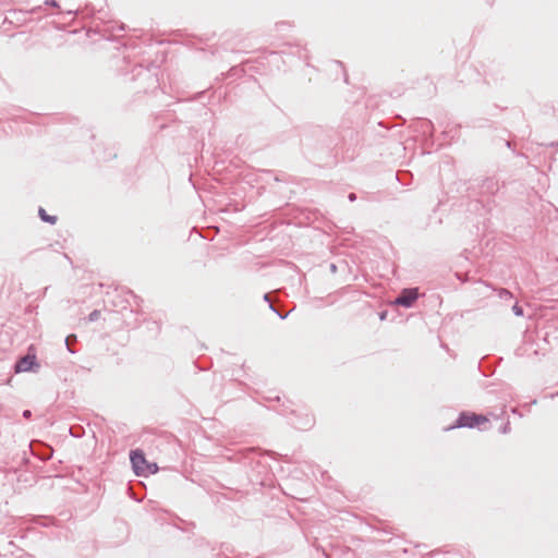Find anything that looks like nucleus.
Instances as JSON below:
<instances>
[{
  "label": "nucleus",
  "mask_w": 558,
  "mask_h": 558,
  "mask_svg": "<svg viewBox=\"0 0 558 558\" xmlns=\"http://www.w3.org/2000/svg\"><path fill=\"white\" fill-rule=\"evenodd\" d=\"M488 418L483 414H476L474 412L469 411H462L458 418L456 420L454 424L446 428L447 430L453 429V428H461V427H468V428H474L480 427L482 424L487 423Z\"/></svg>",
  "instance_id": "f257e3e1"
},
{
  "label": "nucleus",
  "mask_w": 558,
  "mask_h": 558,
  "mask_svg": "<svg viewBox=\"0 0 558 558\" xmlns=\"http://www.w3.org/2000/svg\"><path fill=\"white\" fill-rule=\"evenodd\" d=\"M40 365L37 362L36 355L34 353L28 352L26 355L20 357L14 364L15 373H24V372H37Z\"/></svg>",
  "instance_id": "f03ea898"
},
{
  "label": "nucleus",
  "mask_w": 558,
  "mask_h": 558,
  "mask_svg": "<svg viewBox=\"0 0 558 558\" xmlns=\"http://www.w3.org/2000/svg\"><path fill=\"white\" fill-rule=\"evenodd\" d=\"M130 460L134 473L138 476H146V468H150L149 462H147L145 454L142 450H131Z\"/></svg>",
  "instance_id": "7ed1b4c3"
},
{
  "label": "nucleus",
  "mask_w": 558,
  "mask_h": 558,
  "mask_svg": "<svg viewBox=\"0 0 558 558\" xmlns=\"http://www.w3.org/2000/svg\"><path fill=\"white\" fill-rule=\"evenodd\" d=\"M417 288H405L401 290L398 296L395 299L393 304L410 308L414 302L418 299Z\"/></svg>",
  "instance_id": "20e7f679"
},
{
  "label": "nucleus",
  "mask_w": 558,
  "mask_h": 558,
  "mask_svg": "<svg viewBox=\"0 0 558 558\" xmlns=\"http://www.w3.org/2000/svg\"><path fill=\"white\" fill-rule=\"evenodd\" d=\"M31 453L41 461H47L52 458L53 449L38 440H33L29 442Z\"/></svg>",
  "instance_id": "39448f33"
},
{
  "label": "nucleus",
  "mask_w": 558,
  "mask_h": 558,
  "mask_svg": "<svg viewBox=\"0 0 558 558\" xmlns=\"http://www.w3.org/2000/svg\"><path fill=\"white\" fill-rule=\"evenodd\" d=\"M499 191V182L495 178H485L478 185V193L483 196H494Z\"/></svg>",
  "instance_id": "423d86ee"
},
{
  "label": "nucleus",
  "mask_w": 558,
  "mask_h": 558,
  "mask_svg": "<svg viewBox=\"0 0 558 558\" xmlns=\"http://www.w3.org/2000/svg\"><path fill=\"white\" fill-rule=\"evenodd\" d=\"M28 463H29V459H28L27 452L24 450L21 453H17L13 458V465L11 466V469L14 470V472H16L17 469H20L24 465H27Z\"/></svg>",
  "instance_id": "0eeeda50"
},
{
  "label": "nucleus",
  "mask_w": 558,
  "mask_h": 558,
  "mask_svg": "<svg viewBox=\"0 0 558 558\" xmlns=\"http://www.w3.org/2000/svg\"><path fill=\"white\" fill-rule=\"evenodd\" d=\"M38 216L41 219V221L47 222L49 225H56L57 221H58V217L57 216H52V215L47 214V211L43 207H39Z\"/></svg>",
  "instance_id": "6e6552de"
},
{
  "label": "nucleus",
  "mask_w": 558,
  "mask_h": 558,
  "mask_svg": "<svg viewBox=\"0 0 558 558\" xmlns=\"http://www.w3.org/2000/svg\"><path fill=\"white\" fill-rule=\"evenodd\" d=\"M76 341V336L75 335H69L66 338H65V345H66V349L70 353H75V351L72 349V343Z\"/></svg>",
  "instance_id": "1a4fd4ad"
},
{
  "label": "nucleus",
  "mask_w": 558,
  "mask_h": 558,
  "mask_svg": "<svg viewBox=\"0 0 558 558\" xmlns=\"http://www.w3.org/2000/svg\"><path fill=\"white\" fill-rule=\"evenodd\" d=\"M70 434L75 438H80L83 435V428L81 426H72L70 427Z\"/></svg>",
  "instance_id": "9d476101"
},
{
  "label": "nucleus",
  "mask_w": 558,
  "mask_h": 558,
  "mask_svg": "<svg viewBox=\"0 0 558 558\" xmlns=\"http://www.w3.org/2000/svg\"><path fill=\"white\" fill-rule=\"evenodd\" d=\"M269 308H270L274 313H276V314H277L281 319H284V318H287V317H288V314H289V313H282L281 311H279V310L274 305V303H270V304H269Z\"/></svg>",
  "instance_id": "9b49d317"
},
{
  "label": "nucleus",
  "mask_w": 558,
  "mask_h": 558,
  "mask_svg": "<svg viewBox=\"0 0 558 558\" xmlns=\"http://www.w3.org/2000/svg\"><path fill=\"white\" fill-rule=\"evenodd\" d=\"M100 314H101L100 311L94 310L93 312L89 313V315L87 317L88 322L93 323V322L98 320L100 317Z\"/></svg>",
  "instance_id": "f8f14e48"
},
{
  "label": "nucleus",
  "mask_w": 558,
  "mask_h": 558,
  "mask_svg": "<svg viewBox=\"0 0 558 558\" xmlns=\"http://www.w3.org/2000/svg\"><path fill=\"white\" fill-rule=\"evenodd\" d=\"M512 312L515 316H523V308L518 304L512 306Z\"/></svg>",
  "instance_id": "ddd939ff"
},
{
  "label": "nucleus",
  "mask_w": 558,
  "mask_h": 558,
  "mask_svg": "<svg viewBox=\"0 0 558 558\" xmlns=\"http://www.w3.org/2000/svg\"><path fill=\"white\" fill-rule=\"evenodd\" d=\"M150 468H146V475L154 474L158 471V466L156 463H149Z\"/></svg>",
  "instance_id": "4468645a"
},
{
  "label": "nucleus",
  "mask_w": 558,
  "mask_h": 558,
  "mask_svg": "<svg viewBox=\"0 0 558 558\" xmlns=\"http://www.w3.org/2000/svg\"><path fill=\"white\" fill-rule=\"evenodd\" d=\"M510 432V423L507 422L506 424H504L500 428V433L501 434H508Z\"/></svg>",
  "instance_id": "2eb2a0df"
},
{
  "label": "nucleus",
  "mask_w": 558,
  "mask_h": 558,
  "mask_svg": "<svg viewBox=\"0 0 558 558\" xmlns=\"http://www.w3.org/2000/svg\"><path fill=\"white\" fill-rule=\"evenodd\" d=\"M46 4L50 5V7H53V8H58L59 7L57 0H46Z\"/></svg>",
  "instance_id": "dca6fc26"
},
{
  "label": "nucleus",
  "mask_w": 558,
  "mask_h": 558,
  "mask_svg": "<svg viewBox=\"0 0 558 558\" xmlns=\"http://www.w3.org/2000/svg\"><path fill=\"white\" fill-rule=\"evenodd\" d=\"M263 300L265 302H267L268 304L272 303V301L270 299V293H265L264 296H263Z\"/></svg>",
  "instance_id": "f3484780"
},
{
  "label": "nucleus",
  "mask_w": 558,
  "mask_h": 558,
  "mask_svg": "<svg viewBox=\"0 0 558 558\" xmlns=\"http://www.w3.org/2000/svg\"><path fill=\"white\" fill-rule=\"evenodd\" d=\"M31 416H32V411L31 410H24L23 411V417L29 418Z\"/></svg>",
  "instance_id": "a211bd4d"
},
{
  "label": "nucleus",
  "mask_w": 558,
  "mask_h": 558,
  "mask_svg": "<svg viewBox=\"0 0 558 558\" xmlns=\"http://www.w3.org/2000/svg\"><path fill=\"white\" fill-rule=\"evenodd\" d=\"M348 198H349L350 202H354L356 199V194L355 193H350Z\"/></svg>",
  "instance_id": "6ab92c4d"
},
{
  "label": "nucleus",
  "mask_w": 558,
  "mask_h": 558,
  "mask_svg": "<svg viewBox=\"0 0 558 558\" xmlns=\"http://www.w3.org/2000/svg\"><path fill=\"white\" fill-rule=\"evenodd\" d=\"M142 74H144L146 76H150L149 71L143 70V69L141 70V72H138V75H142Z\"/></svg>",
  "instance_id": "aec40b11"
},
{
  "label": "nucleus",
  "mask_w": 558,
  "mask_h": 558,
  "mask_svg": "<svg viewBox=\"0 0 558 558\" xmlns=\"http://www.w3.org/2000/svg\"><path fill=\"white\" fill-rule=\"evenodd\" d=\"M312 425V420H307L306 424L302 428H306Z\"/></svg>",
  "instance_id": "412c9836"
},
{
  "label": "nucleus",
  "mask_w": 558,
  "mask_h": 558,
  "mask_svg": "<svg viewBox=\"0 0 558 558\" xmlns=\"http://www.w3.org/2000/svg\"><path fill=\"white\" fill-rule=\"evenodd\" d=\"M281 26H288V24H287V23H284V22H281V23H278V24H277V27H278V28H280Z\"/></svg>",
  "instance_id": "4be33fe9"
},
{
  "label": "nucleus",
  "mask_w": 558,
  "mask_h": 558,
  "mask_svg": "<svg viewBox=\"0 0 558 558\" xmlns=\"http://www.w3.org/2000/svg\"><path fill=\"white\" fill-rule=\"evenodd\" d=\"M379 318L384 320L386 318V312L380 313Z\"/></svg>",
  "instance_id": "5701e85b"
},
{
  "label": "nucleus",
  "mask_w": 558,
  "mask_h": 558,
  "mask_svg": "<svg viewBox=\"0 0 558 558\" xmlns=\"http://www.w3.org/2000/svg\"><path fill=\"white\" fill-rule=\"evenodd\" d=\"M336 269H337L336 265H335V264H331V265H330V270H331L332 272H335V271H336Z\"/></svg>",
  "instance_id": "b1692460"
},
{
  "label": "nucleus",
  "mask_w": 558,
  "mask_h": 558,
  "mask_svg": "<svg viewBox=\"0 0 558 558\" xmlns=\"http://www.w3.org/2000/svg\"><path fill=\"white\" fill-rule=\"evenodd\" d=\"M485 1H486L489 5H492V4L495 2V0H485Z\"/></svg>",
  "instance_id": "393cba45"
},
{
  "label": "nucleus",
  "mask_w": 558,
  "mask_h": 558,
  "mask_svg": "<svg viewBox=\"0 0 558 558\" xmlns=\"http://www.w3.org/2000/svg\"><path fill=\"white\" fill-rule=\"evenodd\" d=\"M504 293L507 294V295H510V292L507 291V290H504Z\"/></svg>",
  "instance_id": "a878e982"
}]
</instances>
